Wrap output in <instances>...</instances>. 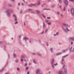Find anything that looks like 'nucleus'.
<instances>
[{"instance_id":"obj_2","label":"nucleus","mask_w":74,"mask_h":74,"mask_svg":"<svg viewBox=\"0 0 74 74\" xmlns=\"http://www.w3.org/2000/svg\"><path fill=\"white\" fill-rule=\"evenodd\" d=\"M10 12H11L12 13H13V11L12 10H11L10 9H9L5 11V13L6 14L7 16L9 17H10L11 16V14Z\"/></svg>"},{"instance_id":"obj_33","label":"nucleus","mask_w":74,"mask_h":74,"mask_svg":"<svg viewBox=\"0 0 74 74\" xmlns=\"http://www.w3.org/2000/svg\"><path fill=\"white\" fill-rule=\"evenodd\" d=\"M3 9H7V8L5 6H4L3 7Z\"/></svg>"},{"instance_id":"obj_43","label":"nucleus","mask_w":74,"mask_h":74,"mask_svg":"<svg viewBox=\"0 0 74 74\" xmlns=\"http://www.w3.org/2000/svg\"><path fill=\"white\" fill-rule=\"evenodd\" d=\"M47 19H51V18L50 17H47Z\"/></svg>"},{"instance_id":"obj_18","label":"nucleus","mask_w":74,"mask_h":74,"mask_svg":"<svg viewBox=\"0 0 74 74\" xmlns=\"http://www.w3.org/2000/svg\"><path fill=\"white\" fill-rule=\"evenodd\" d=\"M60 54H62L61 53H58L56 54V55H60Z\"/></svg>"},{"instance_id":"obj_12","label":"nucleus","mask_w":74,"mask_h":74,"mask_svg":"<svg viewBox=\"0 0 74 74\" xmlns=\"http://www.w3.org/2000/svg\"><path fill=\"white\" fill-rule=\"evenodd\" d=\"M69 56V54H67L64 56H62L63 58H65L66 56Z\"/></svg>"},{"instance_id":"obj_50","label":"nucleus","mask_w":74,"mask_h":74,"mask_svg":"<svg viewBox=\"0 0 74 74\" xmlns=\"http://www.w3.org/2000/svg\"><path fill=\"white\" fill-rule=\"evenodd\" d=\"M0 44H3V42L2 41H1L0 42Z\"/></svg>"},{"instance_id":"obj_49","label":"nucleus","mask_w":74,"mask_h":74,"mask_svg":"<svg viewBox=\"0 0 74 74\" xmlns=\"http://www.w3.org/2000/svg\"><path fill=\"white\" fill-rule=\"evenodd\" d=\"M14 0H11V1H12L13 2H14Z\"/></svg>"},{"instance_id":"obj_9","label":"nucleus","mask_w":74,"mask_h":74,"mask_svg":"<svg viewBox=\"0 0 74 74\" xmlns=\"http://www.w3.org/2000/svg\"><path fill=\"white\" fill-rule=\"evenodd\" d=\"M64 74H67V69H65L64 70Z\"/></svg>"},{"instance_id":"obj_30","label":"nucleus","mask_w":74,"mask_h":74,"mask_svg":"<svg viewBox=\"0 0 74 74\" xmlns=\"http://www.w3.org/2000/svg\"><path fill=\"white\" fill-rule=\"evenodd\" d=\"M14 58H16V55H15V54H14Z\"/></svg>"},{"instance_id":"obj_22","label":"nucleus","mask_w":74,"mask_h":74,"mask_svg":"<svg viewBox=\"0 0 74 74\" xmlns=\"http://www.w3.org/2000/svg\"><path fill=\"white\" fill-rule=\"evenodd\" d=\"M37 53L38 55H39V56H41V54H40V53H39L37 52Z\"/></svg>"},{"instance_id":"obj_59","label":"nucleus","mask_w":74,"mask_h":74,"mask_svg":"<svg viewBox=\"0 0 74 74\" xmlns=\"http://www.w3.org/2000/svg\"><path fill=\"white\" fill-rule=\"evenodd\" d=\"M18 5H21V3H18Z\"/></svg>"},{"instance_id":"obj_19","label":"nucleus","mask_w":74,"mask_h":74,"mask_svg":"<svg viewBox=\"0 0 74 74\" xmlns=\"http://www.w3.org/2000/svg\"><path fill=\"white\" fill-rule=\"evenodd\" d=\"M4 68H2V69L1 70V71H0V73L3 71V70H4Z\"/></svg>"},{"instance_id":"obj_46","label":"nucleus","mask_w":74,"mask_h":74,"mask_svg":"<svg viewBox=\"0 0 74 74\" xmlns=\"http://www.w3.org/2000/svg\"><path fill=\"white\" fill-rule=\"evenodd\" d=\"M16 63H18V60H16Z\"/></svg>"},{"instance_id":"obj_63","label":"nucleus","mask_w":74,"mask_h":74,"mask_svg":"<svg viewBox=\"0 0 74 74\" xmlns=\"http://www.w3.org/2000/svg\"><path fill=\"white\" fill-rule=\"evenodd\" d=\"M60 16H63V15H62V14H60Z\"/></svg>"},{"instance_id":"obj_1","label":"nucleus","mask_w":74,"mask_h":74,"mask_svg":"<svg viewBox=\"0 0 74 74\" xmlns=\"http://www.w3.org/2000/svg\"><path fill=\"white\" fill-rule=\"evenodd\" d=\"M69 27V25L67 24H66L65 23H63L62 24V27L65 33H67V31H68V32H69V31H70L67 27ZM65 29L67 31L65 30Z\"/></svg>"},{"instance_id":"obj_44","label":"nucleus","mask_w":74,"mask_h":74,"mask_svg":"<svg viewBox=\"0 0 74 74\" xmlns=\"http://www.w3.org/2000/svg\"><path fill=\"white\" fill-rule=\"evenodd\" d=\"M46 22L47 23H48V20H46Z\"/></svg>"},{"instance_id":"obj_14","label":"nucleus","mask_w":74,"mask_h":74,"mask_svg":"<svg viewBox=\"0 0 74 74\" xmlns=\"http://www.w3.org/2000/svg\"><path fill=\"white\" fill-rule=\"evenodd\" d=\"M50 51H51V52L52 53L53 52V48H51L50 49Z\"/></svg>"},{"instance_id":"obj_45","label":"nucleus","mask_w":74,"mask_h":74,"mask_svg":"<svg viewBox=\"0 0 74 74\" xmlns=\"http://www.w3.org/2000/svg\"><path fill=\"white\" fill-rule=\"evenodd\" d=\"M47 32H48V29H47L45 31V32L46 33H47Z\"/></svg>"},{"instance_id":"obj_8","label":"nucleus","mask_w":74,"mask_h":74,"mask_svg":"<svg viewBox=\"0 0 74 74\" xmlns=\"http://www.w3.org/2000/svg\"><path fill=\"white\" fill-rule=\"evenodd\" d=\"M58 74H64L62 71H59L58 72Z\"/></svg>"},{"instance_id":"obj_11","label":"nucleus","mask_w":74,"mask_h":74,"mask_svg":"<svg viewBox=\"0 0 74 74\" xmlns=\"http://www.w3.org/2000/svg\"><path fill=\"white\" fill-rule=\"evenodd\" d=\"M58 34H59V32H56V34H54L53 35L54 36H58Z\"/></svg>"},{"instance_id":"obj_42","label":"nucleus","mask_w":74,"mask_h":74,"mask_svg":"<svg viewBox=\"0 0 74 74\" xmlns=\"http://www.w3.org/2000/svg\"><path fill=\"white\" fill-rule=\"evenodd\" d=\"M32 10L31 9H29L28 10V11H31Z\"/></svg>"},{"instance_id":"obj_56","label":"nucleus","mask_w":74,"mask_h":74,"mask_svg":"<svg viewBox=\"0 0 74 74\" xmlns=\"http://www.w3.org/2000/svg\"><path fill=\"white\" fill-rule=\"evenodd\" d=\"M26 70H28V67H26Z\"/></svg>"},{"instance_id":"obj_54","label":"nucleus","mask_w":74,"mask_h":74,"mask_svg":"<svg viewBox=\"0 0 74 74\" xmlns=\"http://www.w3.org/2000/svg\"><path fill=\"white\" fill-rule=\"evenodd\" d=\"M21 60L22 62H23V59H21Z\"/></svg>"},{"instance_id":"obj_10","label":"nucleus","mask_w":74,"mask_h":74,"mask_svg":"<svg viewBox=\"0 0 74 74\" xmlns=\"http://www.w3.org/2000/svg\"><path fill=\"white\" fill-rule=\"evenodd\" d=\"M51 65L53 64V63H54V59H53V58H52V61H51Z\"/></svg>"},{"instance_id":"obj_51","label":"nucleus","mask_w":74,"mask_h":74,"mask_svg":"<svg viewBox=\"0 0 74 74\" xmlns=\"http://www.w3.org/2000/svg\"><path fill=\"white\" fill-rule=\"evenodd\" d=\"M58 15H59V14H60V12H58Z\"/></svg>"},{"instance_id":"obj_36","label":"nucleus","mask_w":74,"mask_h":74,"mask_svg":"<svg viewBox=\"0 0 74 74\" xmlns=\"http://www.w3.org/2000/svg\"><path fill=\"white\" fill-rule=\"evenodd\" d=\"M46 44L47 46H48V45H49L48 44V42H46Z\"/></svg>"},{"instance_id":"obj_60","label":"nucleus","mask_w":74,"mask_h":74,"mask_svg":"<svg viewBox=\"0 0 74 74\" xmlns=\"http://www.w3.org/2000/svg\"><path fill=\"white\" fill-rule=\"evenodd\" d=\"M44 32H42L41 33V34H43L44 33Z\"/></svg>"},{"instance_id":"obj_58","label":"nucleus","mask_w":74,"mask_h":74,"mask_svg":"<svg viewBox=\"0 0 74 74\" xmlns=\"http://www.w3.org/2000/svg\"><path fill=\"white\" fill-rule=\"evenodd\" d=\"M21 36L20 35V36H19V38L20 39V38H21Z\"/></svg>"},{"instance_id":"obj_31","label":"nucleus","mask_w":74,"mask_h":74,"mask_svg":"<svg viewBox=\"0 0 74 74\" xmlns=\"http://www.w3.org/2000/svg\"><path fill=\"white\" fill-rule=\"evenodd\" d=\"M45 24H44V23L43 25V27H44V28H45Z\"/></svg>"},{"instance_id":"obj_7","label":"nucleus","mask_w":74,"mask_h":74,"mask_svg":"<svg viewBox=\"0 0 74 74\" xmlns=\"http://www.w3.org/2000/svg\"><path fill=\"white\" fill-rule=\"evenodd\" d=\"M74 37H71L69 38V41H74Z\"/></svg>"},{"instance_id":"obj_4","label":"nucleus","mask_w":74,"mask_h":74,"mask_svg":"<svg viewBox=\"0 0 74 74\" xmlns=\"http://www.w3.org/2000/svg\"><path fill=\"white\" fill-rule=\"evenodd\" d=\"M71 12L72 13V15H74V8H72L71 10Z\"/></svg>"},{"instance_id":"obj_55","label":"nucleus","mask_w":74,"mask_h":74,"mask_svg":"<svg viewBox=\"0 0 74 74\" xmlns=\"http://www.w3.org/2000/svg\"><path fill=\"white\" fill-rule=\"evenodd\" d=\"M27 74H30V72H28L27 73Z\"/></svg>"},{"instance_id":"obj_20","label":"nucleus","mask_w":74,"mask_h":74,"mask_svg":"<svg viewBox=\"0 0 74 74\" xmlns=\"http://www.w3.org/2000/svg\"><path fill=\"white\" fill-rule=\"evenodd\" d=\"M49 10L50 9H47V8H45L43 9V10L44 11V10Z\"/></svg>"},{"instance_id":"obj_52","label":"nucleus","mask_w":74,"mask_h":74,"mask_svg":"<svg viewBox=\"0 0 74 74\" xmlns=\"http://www.w3.org/2000/svg\"><path fill=\"white\" fill-rule=\"evenodd\" d=\"M51 8H53L54 7V6L52 5V6H51Z\"/></svg>"},{"instance_id":"obj_41","label":"nucleus","mask_w":74,"mask_h":74,"mask_svg":"<svg viewBox=\"0 0 74 74\" xmlns=\"http://www.w3.org/2000/svg\"><path fill=\"white\" fill-rule=\"evenodd\" d=\"M25 56H22V59H23V58H24Z\"/></svg>"},{"instance_id":"obj_25","label":"nucleus","mask_w":74,"mask_h":74,"mask_svg":"<svg viewBox=\"0 0 74 74\" xmlns=\"http://www.w3.org/2000/svg\"><path fill=\"white\" fill-rule=\"evenodd\" d=\"M33 63H34V64H36V62L35 61V60H33Z\"/></svg>"},{"instance_id":"obj_28","label":"nucleus","mask_w":74,"mask_h":74,"mask_svg":"<svg viewBox=\"0 0 74 74\" xmlns=\"http://www.w3.org/2000/svg\"><path fill=\"white\" fill-rule=\"evenodd\" d=\"M42 16H43V17H44V18H45V15H44V14H42Z\"/></svg>"},{"instance_id":"obj_57","label":"nucleus","mask_w":74,"mask_h":74,"mask_svg":"<svg viewBox=\"0 0 74 74\" xmlns=\"http://www.w3.org/2000/svg\"><path fill=\"white\" fill-rule=\"evenodd\" d=\"M60 9H61V8H62V6L61 5L60 6Z\"/></svg>"},{"instance_id":"obj_64","label":"nucleus","mask_w":74,"mask_h":74,"mask_svg":"<svg viewBox=\"0 0 74 74\" xmlns=\"http://www.w3.org/2000/svg\"><path fill=\"white\" fill-rule=\"evenodd\" d=\"M48 0V2H49V1H51V0Z\"/></svg>"},{"instance_id":"obj_32","label":"nucleus","mask_w":74,"mask_h":74,"mask_svg":"<svg viewBox=\"0 0 74 74\" xmlns=\"http://www.w3.org/2000/svg\"><path fill=\"white\" fill-rule=\"evenodd\" d=\"M48 25H51V23H48Z\"/></svg>"},{"instance_id":"obj_62","label":"nucleus","mask_w":74,"mask_h":74,"mask_svg":"<svg viewBox=\"0 0 74 74\" xmlns=\"http://www.w3.org/2000/svg\"><path fill=\"white\" fill-rule=\"evenodd\" d=\"M4 47L5 48L6 47V46H5V45L4 46Z\"/></svg>"},{"instance_id":"obj_47","label":"nucleus","mask_w":74,"mask_h":74,"mask_svg":"<svg viewBox=\"0 0 74 74\" xmlns=\"http://www.w3.org/2000/svg\"><path fill=\"white\" fill-rule=\"evenodd\" d=\"M8 58H10V54H8Z\"/></svg>"},{"instance_id":"obj_35","label":"nucleus","mask_w":74,"mask_h":74,"mask_svg":"<svg viewBox=\"0 0 74 74\" xmlns=\"http://www.w3.org/2000/svg\"><path fill=\"white\" fill-rule=\"evenodd\" d=\"M72 52H74V47L73 48V49L72 50Z\"/></svg>"},{"instance_id":"obj_26","label":"nucleus","mask_w":74,"mask_h":74,"mask_svg":"<svg viewBox=\"0 0 74 74\" xmlns=\"http://www.w3.org/2000/svg\"><path fill=\"white\" fill-rule=\"evenodd\" d=\"M36 12L38 14H39V12H40V11H39L38 10H36Z\"/></svg>"},{"instance_id":"obj_17","label":"nucleus","mask_w":74,"mask_h":74,"mask_svg":"<svg viewBox=\"0 0 74 74\" xmlns=\"http://www.w3.org/2000/svg\"><path fill=\"white\" fill-rule=\"evenodd\" d=\"M31 5H32V7L36 6V4H31Z\"/></svg>"},{"instance_id":"obj_21","label":"nucleus","mask_w":74,"mask_h":74,"mask_svg":"<svg viewBox=\"0 0 74 74\" xmlns=\"http://www.w3.org/2000/svg\"><path fill=\"white\" fill-rule=\"evenodd\" d=\"M8 6L9 7H11V6H12V5L10 4H8Z\"/></svg>"},{"instance_id":"obj_34","label":"nucleus","mask_w":74,"mask_h":74,"mask_svg":"<svg viewBox=\"0 0 74 74\" xmlns=\"http://www.w3.org/2000/svg\"><path fill=\"white\" fill-rule=\"evenodd\" d=\"M66 10V7H64V11H65Z\"/></svg>"},{"instance_id":"obj_13","label":"nucleus","mask_w":74,"mask_h":74,"mask_svg":"<svg viewBox=\"0 0 74 74\" xmlns=\"http://www.w3.org/2000/svg\"><path fill=\"white\" fill-rule=\"evenodd\" d=\"M23 40H29V38H28L26 37H25V38H23Z\"/></svg>"},{"instance_id":"obj_23","label":"nucleus","mask_w":74,"mask_h":74,"mask_svg":"<svg viewBox=\"0 0 74 74\" xmlns=\"http://www.w3.org/2000/svg\"><path fill=\"white\" fill-rule=\"evenodd\" d=\"M54 67H55V65H54V64H53V65H52V69H54Z\"/></svg>"},{"instance_id":"obj_5","label":"nucleus","mask_w":74,"mask_h":74,"mask_svg":"<svg viewBox=\"0 0 74 74\" xmlns=\"http://www.w3.org/2000/svg\"><path fill=\"white\" fill-rule=\"evenodd\" d=\"M40 70L39 69H37L36 71V74H39V73H40Z\"/></svg>"},{"instance_id":"obj_48","label":"nucleus","mask_w":74,"mask_h":74,"mask_svg":"<svg viewBox=\"0 0 74 74\" xmlns=\"http://www.w3.org/2000/svg\"><path fill=\"white\" fill-rule=\"evenodd\" d=\"M54 66H56V65H58V63H56V64H54Z\"/></svg>"},{"instance_id":"obj_39","label":"nucleus","mask_w":74,"mask_h":74,"mask_svg":"<svg viewBox=\"0 0 74 74\" xmlns=\"http://www.w3.org/2000/svg\"><path fill=\"white\" fill-rule=\"evenodd\" d=\"M24 66H27V63H25V64L24 65Z\"/></svg>"},{"instance_id":"obj_38","label":"nucleus","mask_w":74,"mask_h":74,"mask_svg":"<svg viewBox=\"0 0 74 74\" xmlns=\"http://www.w3.org/2000/svg\"><path fill=\"white\" fill-rule=\"evenodd\" d=\"M28 5L29 6V7H33V6H32V5Z\"/></svg>"},{"instance_id":"obj_27","label":"nucleus","mask_w":74,"mask_h":74,"mask_svg":"<svg viewBox=\"0 0 74 74\" xmlns=\"http://www.w3.org/2000/svg\"><path fill=\"white\" fill-rule=\"evenodd\" d=\"M64 58H62V62H63V61H64Z\"/></svg>"},{"instance_id":"obj_40","label":"nucleus","mask_w":74,"mask_h":74,"mask_svg":"<svg viewBox=\"0 0 74 74\" xmlns=\"http://www.w3.org/2000/svg\"><path fill=\"white\" fill-rule=\"evenodd\" d=\"M32 55H36V53H32Z\"/></svg>"},{"instance_id":"obj_24","label":"nucleus","mask_w":74,"mask_h":74,"mask_svg":"<svg viewBox=\"0 0 74 74\" xmlns=\"http://www.w3.org/2000/svg\"><path fill=\"white\" fill-rule=\"evenodd\" d=\"M59 2L60 4H61L62 3V0H59Z\"/></svg>"},{"instance_id":"obj_29","label":"nucleus","mask_w":74,"mask_h":74,"mask_svg":"<svg viewBox=\"0 0 74 74\" xmlns=\"http://www.w3.org/2000/svg\"><path fill=\"white\" fill-rule=\"evenodd\" d=\"M17 70H18V71H19V70H20V68H18L17 69Z\"/></svg>"},{"instance_id":"obj_53","label":"nucleus","mask_w":74,"mask_h":74,"mask_svg":"<svg viewBox=\"0 0 74 74\" xmlns=\"http://www.w3.org/2000/svg\"><path fill=\"white\" fill-rule=\"evenodd\" d=\"M73 42H71V45H73Z\"/></svg>"},{"instance_id":"obj_3","label":"nucleus","mask_w":74,"mask_h":74,"mask_svg":"<svg viewBox=\"0 0 74 74\" xmlns=\"http://www.w3.org/2000/svg\"><path fill=\"white\" fill-rule=\"evenodd\" d=\"M13 17L15 18L14 21H16V22L15 23V24L16 25V24L18 23V22L17 21L18 19H17V18H16V15L15 14L13 15Z\"/></svg>"},{"instance_id":"obj_37","label":"nucleus","mask_w":74,"mask_h":74,"mask_svg":"<svg viewBox=\"0 0 74 74\" xmlns=\"http://www.w3.org/2000/svg\"><path fill=\"white\" fill-rule=\"evenodd\" d=\"M65 50H62V52H65Z\"/></svg>"},{"instance_id":"obj_16","label":"nucleus","mask_w":74,"mask_h":74,"mask_svg":"<svg viewBox=\"0 0 74 74\" xmlns=\"http://www.w3.org/2000/svg\"><path fill=\"white\" fill-rule=\"evenodd\" d=\"M72 47H71V48L69 49V51L70 52H71L72 51Z\"/></svg>"},{"instance_id":"obj_61","label":"nucleus","mask_w":74,"mask_h":74,"mask_svg":"<svg viewBox=\"0 0 74 74\" xmlns=\"http://www.w3.org/2000/svg\"><path fill=\"white\" fill-rule=\"evenodd\" d=\"M24 5V4H23V3H22V5Z\"/></svg>"},{"instance_id":"obj_6","label":"nucleus","mask_w":74,"mask_h":74,"mask_svg":"<svg viewBox=\"0 0 74 74\" xmlns=\"http://www.w3.org/2000/svg\"><path fill=\"white\" fill-rule=\"evenodd\" d=\"M68 1L67 0H66L64 2V4L66 5V6H67V5H68Z\"/></svg>"},{"instance_id":"obj_15","label":"nucleus","mask_w":74,"mask_h":74,"mask_svg":"<svg viewBox=\"0 0 74 74\" xmlns=\"http://www.w3.org/2000/svg\"><path fill=\"white\" fill-rule=\"evenodd\" d=\"M40 5V1H39L38 4L36 5Z\"/></svg>"}]
</instances>
